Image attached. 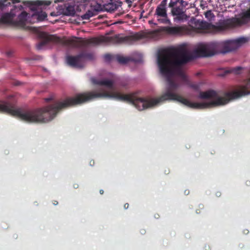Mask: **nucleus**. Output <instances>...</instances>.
<instances>
[{"label":"nucleus","instance_id":"20e7f679","mask_svg":"<svg viewBox=\"0 0 250 250\" xmlns=\"http://www.w3.org/2000/svg\"><path fill=\"white\" fill-rule=\"evenodd\" d=\"M247 41V38H240L225 44L222 50H220L221 45L218 42L201 43L198 45L194 52L198 57H209L218 53L225 54L234 51Z\"/></svg>","mask_w":250,"mask_h":250},{"label":"nucleus","instance_id":"2eb2a0df","mask_svg":"<svg viewBox=\"0 0 250 250\" xmlns=\"http://www.w3.org/2000/svg\"><path fill=\"white\" fill-rule=\"evenodd\" d=\"M35 3L38 6H46L50 5L51 1L50 0H37Z\"/></svg>","mask_w":250,"mask_h":250},{"label":"nucleus","instance_id":"aec40b11","mask_svg":"<svg viewBox=\"0 0 250 250\" xmlns=\"http://www.w3.org/2000/svg\"><path fill=\"white\" fill-rule=\"evenodd\" d=\"M181 0H171L170 2L169 3L168 6L171 9L177 6L178 3H180Z\"/></svg>","mask_w":250,"mask_h":250},{"label":"nucleus","instance_id":"0eeeda50","mask_svg":"<svg viewBox=\"0 0 250 250\" xmlns=\"http://www.w3.org/2000/svg\"><path fill=\"white\" fill-rule=\"evenodd\" d=\"M121 6V2L116 0H110V1L104 4V8L107 11L112 12L116 10Z\"/></svg>","mask_w":250,"mask_h":250},{"label":"nucleus","instance_id":"b1692460","mask_svg":"<svg viewBox=\"0 0 250 250\" xmlns=\"http://www.w3.org/2000/svg\"><path fill=\"white\" fill-rule=\"evenodd\" d=\"M146 230L145 229H141L140 230V233L142 235L145 234L146 233Z\"/></svg>","mask_w":250,"mask_h":250},{"label":"nucleus","instance_id":"393cba45","mask_svg":"<svg viewBox=\"0 0 250 250\" xmlns=\"http://www.w3.org/2000/svg\"><path fill=\"white\" fill-rule=\"evenodd\" d=\"M44 100L46 102H49L52 100V98H45Z\"/></svg>","mask_w":250,"mask_h":250},{"label":"nucleus","instance_id":"7ed1b4c3","mask_svg":"<svg viewBox=\"0 0 250 250\" xmlns=\"http://www.w3.org/2000/svg\"><path fill=\"white\" fill-rule=\"evenodd\" d=\"M247 19H250V8L244 13L241 19H228L220 21L216 25L204 21L197 20L194 28L199 33H216L242 25Z\"/></svg>","mask_w":250,"mask_h":250},{"label":"nucleus","instance_id":"6e6552de","mask_svg":"<svg viewBox=\"0 0 250 250\" xmlns=\"http://www.w3.org/2000/svg\"><path fill=\"white\" fill-rule=\"evenodd\" d=\"M93 82L95 84L100 85H104L109 89H112L113 87L114 82L111 80H109L106 79H104L101 80H93Z\"/></svg>","mask_w":250,"mask_h":250},{"label":"nucleus","instance_id":"e433bc0d","mask_svg":"<svg viewBox=\"0 0 250 250\" xmlns=\"http://www.w3.org/2000/svg\"><path fill=\"white\" fill-rule=\"evenodd\" d=\"M90 165H93L94 164V161H91V162H90Z\"/></svg>","mask_w":250,"mask_h":250},{"label":"nucleus","instance_id":"4468645a","mask_svg":"<svg viewBox=\"0 0 250 250\" xmlns=\"http://www.w3.org/2000/svg\"><path fill=\"white\" fill-rule=\"evenodd\" d=\"M183 2L184 1L183 0H181L180 5L171 9V13L173 16H175L184 11V7L183 6Z\"/></svg>","mask_w":250,"mask_h":250},{"label":"nucleus","instance_id":"2f4dec72","mask_svg":"<svg viewBox=\"0 0 250 250\" xmlns=\"http://www.w3.org/2000/svg\"><path fill=\"white\" fill-rule=\"evenodd\" d=\"M11 54H12V53L10 52H8L7 53V55L8 56H10L11 55Z\"/></svg>","mask_w":250,"mask_h":250},{"label":"nucleus","instance_id":"c756f323","mask_svg":"<svg viewBox=\"0 0 250 250\" xmlns=\"http://www.w3.org/2000/svg\"><path fill=\"white\" fill-rule=\"evenodd\" d=\"M42 59V57H41V56H37V57H36V58L35 59V60H41Z\"/></svg>","mask_w":250,"mask_h":250},{"label":"nucleus","instance_id":"cd10ccee","mask_svg":"<svg viewBox=\"0 0 250 250\" xmlns=\"http://www.w3.org/2000/svg\"><path fill=\"white\" fill-rule=\"evenodd\" d=\"M128 207H129V204L128 203H126L124 205V208L125 209L128 208Z\"/></svg>","mask_w":250,"mask_h":250},{"label":"nucleus","instance_id":"9d476101","mask_svg":"<svg viewBox=\"0 0 250 250\" xmlns=\"http://www.w3.org/2000/svg\"><path fill=\"white\" fill-rule=\"evenodd\" d=\"M15 15L10 13L4 14L0 19V22L3 23H11Z\"/></svg>","mask_w":250,"mask_h":250},{"label":"nucleus","instance_id":"f257e3e1","mask_svg":"<svg viewBox=\"0 0 250 250\" xmlns=\"http://www.w3.org/2000/svg\"><path fill=\"white\" fill-rule=\"evenodd\" d=\"M192 59L191 55L181 48H167L159 53L157 58L158 64L160 73L166 78L167 85L166 92L157 98L139 97L138 96V92L122 94L116 91L108 92L94 91L77 94L74 97H71V106L83 104L95 98H110L127 102L140 111L151 108L166 101H177L192 108L204 109L225 105L230 100L250 94V78L244 82L238 90L232 92L226 93L224 97L219 96L218 93L213 90L200 92L199 98L202 99H213L210 102L192 103L183 98L175 92L179 87V84L173 79V77L177 76L184 83H188V77L183 71L182 66Z\"/></svg>","mask_w":250,"mask_h":250},{"label":"nucleus","instance_id":"f03ea898","mask_svg":"<svg viewBox=\"0 0 250 250\" xmlns=\"http://www.w3.org/2000/svg\"><path fill=\"white\" fill-rule=\"evenodd\" d=\"M41 42L37 45V49L40 50L47 44L52 42L62 44L70 47H81L89 45H97L101 43H110L113 44L122 43L129 41H135L141 38V35L138 33L130 36H122L116 35L112 37L101 36L89 39L75 38L72 39H62L55 35H49L44 32L39 34Z\"/></svg>","mask_w":250,"mask_h":250},{"label":"nucleus","instance_id":"412c9836","mask_svg":"<svg viewBox=\"0 0 250 250\" xmlns=\"http://www.w3.org/2000/svg\"><path fill=\"white\" fill-rule=\"evenodd\" d=\"M92 16V13L91 11H89L84 15H82L81 16V18L83 20H89Z\"/></svg>","mask_w":250,"mask_h":250},{"label":"nucleus","instance_id":"5701e85b","mask_svg":"<svg viewBox=\"0 0 250 250\" xmlns=\"http://www.w3.org/2000/svg\"><path fill=\"white\" fill-rule=\"evenodd\" d=\"M199 209H197L196 210V213L199 214L201 212V210L204 209V205L203 204H200L199 205Z\"/></svg>","mask_w":250,"mask_h":250},{"label":"nucleus","instance_id":"dca6fc26","mask_svg":"<svg viewBox=\"0 0 250 250\" xmlns=\"http://www.w3.org/2000/svg\"><path fill=\"white\" fill-rule=\"evenodd\" d=\"M175 16H176V19H177L178 21H183L184 20H187L188 18L184 11L179 14H177V15H175Z\"/></svg>","mask_w":250,"mask_h":250},{"label":"nucleus","instance_id":"a878e982","mask_svg":"<svg viewBox=\"0 0 250 250\" xmlns=\"http://www.w3.org/2000/svg\"><path fill=\"white\" fill-rule=\"evenodd\" d=\"M13 3H19L20 2V0H11Z\"/></svg>","mask_w":250,"mask_h":250},{"label":"nucleus","instance_id":"7c9ffc66","mask_svg":"<svg viewBox=\"0 0 250 250\" xmlns=\"http://www.w3.org/2000/svg\"><path fill=\"white\" fill-rule=\"evenodd\" d=\"M74 188H78V184H74Z\"/></svg>","mask_w":250,"mask_h":250},{"label":"nucleus","instance_id":"c85d7f7f","mask_svg":"<svg viewBox=\"0 0 250 250\" xmlns=\"http://www.w3.org/2000/svg\"><path fill=\"white\" fill-rule=\"evenodd\" d=\"M6 0H0V3L1 4H4V2H5Z\"/></svg>","mask_w":250,"mask_h":250},{"label":"nucleus","instance_id":"bb28decb","mask_svg":"<svg viewBox=\"0 0 250 250\" xmlns=\"http://www.w3.org/2000/svg\"><path fill=\"white\" fill-rule=\"evenodd\" d=\"M121 85L124 87H126L127 86V84L124 83V82H122L121 83Z\"/></svg>","mask_w":250,"mask_h":250},{"label":"nucleus","instance_id":"39448f33","mask_svg":"<svg viewBox=\"0 0 250 250\" xmlns=\"http://www.w3.org/2000/svg\"><path fill=\"white\" fill-rule=\"evenodd\" d=\"M92 56L91 54L82 53L75 56H67L66 60L69 65L75 68H82L84 66V59H91Z\"/></svg>","mask_w":250,"mask_h":250},{"label":"nucleus","instance_id":"9b49d317","mask_svg":"<svg viewBox=\"0 0 250 250\" xmlns=\"http://www.w3.org/2000/svg\"><path fill=\"white\" fill-rule=\"evenodd\" d=\"M63 14L67 16H73L75 14V8L73 5H65L62 9Z\"/></svg>","mask_w":250,"mask_h":250},{"label":"nucleus","instance_id":"4be33fe9","mask_svg":"<svg viewBox=\"0 0 250 250\" xmlns=\"http://www.w3.org/2000/svg\"><path fill=\"white\" fill-rule=\"evenodd\" d=\"M205 17L209 20H211L212 18L214 17L213 14L210 10L207 11L205 13Z\"/></svg>","mask_w":250,"mask_h":250},{"label":"nucleus","instance_id":"ddd939ff","mask_svg":"<svg viewBox=\"0 0 250 250\" xmlns=\"http://www.w3.org/2000/svg\"><path fill=\"white\" fill-rule=\"evenodd\" d=\"M115 61L118 62L120 64H126L130 61V58L129 57H125L120 55H115Z\"/></svg>","mask_w":250,"mask_h":250},{"label":"nucleus","instance_id":"473e14b6","mask_svg":"<svg viewBox=\"0 0 250 250\" xmlns=\"http://www.w3.org/2000/svg\"><path fill=\"white\" fill-rule=\"evenodd\" d=\"M58 204V202L57 201H54L53 202V204L54 205H57Z\"/></svg>","mask_w":250,"mask_h":250},{"label":"nucleus","instance_id":"6ab92c4d","mask_svg":"<svg viewBox=\"0 0 250 250\" xmlns=\"http://www.w3.org/2000/svg\"><path fill=\"white\" fill-rule=\"evenodd\" d=\"M115 55L110 54H106L104 55V59L106 62L115 61Z\"/></svg>","mask_w":250,"mask_h":250},{"label":"nucleus","instance_id":"1a4fd4ad","mask_svg":"<svg viewBox=\"0 0 250 250\" xmlns=\"http://www.w3.org/2000/svg\"><path fill=\"white\" fill-rule=\"evenodd\" d=\"M27 13L25 11H22L18 17V19L14 21V23L20 26H23L25 24Z\"/></svg>","mask_w":250,"mask_h":250},{"label":"nucleus","instance_id":"f704fd0d","mask_svg":"<svg viewBox=\"0 0 250 250\" xmlns=\"http://www.w3.org/2000/svg\"><path fill=\"white\" fill-rule=\"evenodd\" d=\"M19 7V9H20V10H21V9H23V6H22V5H21Z\"/></svg>","mask_w":250,"mask_h":250},{"label":"nucleus","instance_id":"c9c22d12","mask_svg":"<svg viewBox=\"0 0 250 250\" xmlns=\"http://www.w3.org/2000/svg\"><path fill=\"white\" fill-rule=\"evenodd\" d=\"M90 165H93L94 164V161H91V162H90Z\"/></svg>","mask_w":250,"mask_h":250},{"label":"nucleus","instance_id":"f8f14e48","mask_svg":"<svg viewBox=\"0 0 250 250\" xmlns=\"http://www.w3.org/2000/svg\"><path fill=\"white\" fill-rule=\"evenodd\" d=\"M166 30L170 34L178 35L182 33L183 28L182 27H167Z\"/></svg>","mask_w":250,"mask_h":250},{"label":"nucleus","instance_id":"4c0bfd02","mask_svg":"<svg viewBox=\"0 0 250 250\" xmlns=\"http://www.w3.org/2000/svg\"><path fill=\"white\" fill-rule=\"evenodd\" d=\"M185 194H188L189 193V191H187V190H185Z\"/></svg>","mask_w":250,"mask_h":250},{"label":"nucleus","instance_id":"f3484780","mask_svg":"<svg viewBox=\"0 0 250 250\" xmlns=\"http://www.w3.org/2000/svg\"><path fill=\"white\" fill-rule=\"evenodd\" d=\"M38 21H43L46 18H47V14L45 12H42L38 13L35 15Z\"/></svg>","mask_w":250,"mask_h":250},{"label":"nucleus","instance_id":"a211bd4d","mask_svg":"<svg viewBox=\"0 0 250 250\" xmlns=\"http://www.w3.org/2000/svg\"><path fill=\"white\" fill-rule=\"evenodd\" d=\"M242 68L241 67H236L231 68L229 70L226 71L227 73H233L235 74H238L240 73Z\"/></svg>","mask_w":250,"mask_h":250},{"label":"nucleus","instance_id":"423d86ee","mask_svg":"<svg viewBox=\"0 0 250 250\" xmlns=\"http://www.w3.org/2000/svg\"><path fill=\"white\" fill-rule=\"evenodd\" d=\"M167 0H163L156 7L154 16L156 17L159 23L168 24L170 21L168 19L167 11Z\"/></svg>","mask_w":250,"mask_h":250},{"label":"nucleus","instance_id":"72a5a7b5","mask_svg":"<svg viewBox=\"0 0 250 250\" xmlns=\"http://www.w3.org/2000/svg\"><path fill=\"white\" fill-rule=\"evenodd\" d=\"M100 193L101 194H103L104 193V190L103 189H101L100 190Z\"/></svg>","mask_w":250,"mask_h":250}]
</instances>
